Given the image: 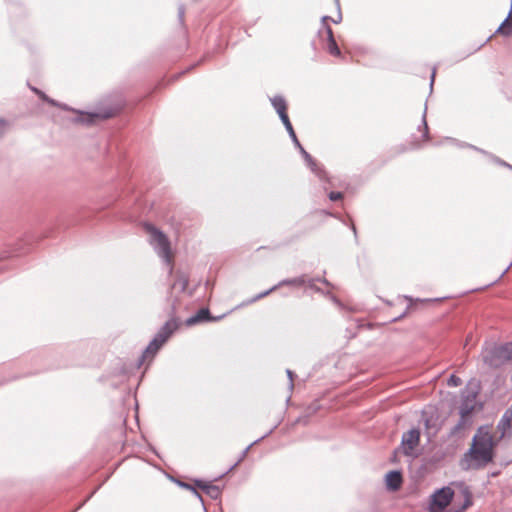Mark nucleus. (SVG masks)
I'll return each mask as SVG.
<instances>
[{"label": "nucleus", "mask_w": 512, "mask_h": 512, "mask_svg": "<svg viewBox=\"0 0 512 512\" xmlns=\"http://www.w3.org/2000/svg\"><path fill=\"white\" fill-rule=\"evenodd\" d=\"M512 426V403L511 406L506 409L501 419L497 424V430L500 432V438H503L511 431Z\"/></svg>", "instance_id": "ddd939ff"}, {"label": "nucleus", "mask_w": 512, "mask_h": 512, "mask_svg": "<svg viewBox=\"0 0 512 512\" xmlns=\"http://www.w3.org/2000/svg\"><path fill=\"white\" fill-rule=\"evenodd\" d=\"M335 2H336V6H337V9H338L339 14H338V17H337V18L332 19V18L330 17V19H329V20H332L335 24H338L339 22H341V20H342V16H341V12H340V2H339V0H335Z\"/></svg>", "instance_id": "2f4dec72"}, {"label": "nucleus", "mask_w": 512, "mask_h": 512, "mask_svg": "<svg viewBox=\"0 0 512 512\" xmlns=\"http://www.w3.org/2000/svg\"><path fill=\"white\" fill-rule=\"evenodd\" d=\"M278 288H279V285L276 284V285L272 286L271 288H269V289H267V290H265V291L255 295L253 298L248 300L247 303L248 304L254 303V302H256V301H258V300L268 296L272 292L276 291Z\"/></svg>", "instance_id": "5701e85b"}, {"label": "nucleus", "mask_w": 512, "mask_h": 512, "mask_svg": "<svg viewBox=\"0 0 512 512\" xmlns=\"http://www.w3.org/2000/svg\"><path fill=\"white\" fill-rule=\"evenodd\" d=\"M307 282V276L305 274H302L300 276L294 277V278H286L281 280L277 283L279 287L281 286H294V287H301L304 286Z\"/></svg>", "instance_id": "a211bd4d"}, {"label": "nucleus", "mask_w": 512, "mask_h": 512, "mask_svg": "<svg viewBox=\"0 0 512 512\" xmlns=\"http://www.w3.org/2000/svg\"><path fill=\"white\" fill-rule=\"evenodd\" d=\"M193 493V495L202 503V505L204 506V501H203V497L201 496V494L197 491V489L194 487L191 491Z\"/></svg>", "instance_id": "f704fd0d"}, {"label": "nucleus", "mask_w": 512, "mask_h": 512, "mask_svg": "<svg viewBox=\"0 0 512 512\" xmlns=\"http://www.w3.org/2000/svg\"><path fill=\"white\" fill-rule=\"evenodd\" d=\"M477 394L478 391H472L467 396H465L459 407L460 416L469 418L473 411L482 409V404L476 402Z\"/></svg>", "instance_id": "6e6552de"}, {"label": "nucleus", "mask_w": 512, "mask_h": 512, "mask_svg": "<svg viewBox=\"0 0 512 512\" xmlns=\"http://www.w3.org/2000/svg\"><path fill=\"white\" fill-rule=\"evenodd\" d=\"M176 483H177L180 487H182V488H184V489H186V490H189V491H192V489L194 488V486H192L191 484L186 483V482H183V481H179V480H178V481H176Z\"/></svg>", "instance_id": "473e14b6"}, {"label": "nucleus", "mask_w": 512, "mask_h": 512, "mask_svg": "<svg viewBox=\"0 0 512 512\" xmlns=\"http://www.w3.org/2000/svg\"><path fill=\"white\" fill-rule=\"evenodd\" d=\"M420 430L418 428H412L407 432H404L401 437V444L397 447L393 454L396 456L398 453L411 458L418 456L416 448L420 443Z\"/></svg>", "instance_id": "20e7f679"}, {"label": "nucleus", "mask_w": 512, "mask_h": 512, "mask_svg": "<svg viewBox=\"0 0 512 512\" xmlns=\"http://www.w3.org/2000/svg\"><path fill=\"white\" fill-rule=\"evenodd\" d=\"M490 157L494 161V163H496L497 165L505 167V168H508V169H512V165L511 164H509L506 161L500 159L499 157L494 156V155H490Z\"/></svg>", "instance_id": "a878e982"}, {"label": "nucleus", "mask_w": 512, "mask_h": 512, "mask_svg": "<svg viewBox=\"0 0 512 512\" xmlns=\"http://www.w3.org/2000/svg\"><path fill=\"white\" fill-rule=\"evenodd\" d=\"M493 446V437L490 432L486 428L480 427L472 439L470 449L465 454V460L470 461L468 468L479 469L492 462Z\"/></svg>", "instance_id": "f257e3e1"}, {"label": "nucleus", "mask_w": 512, "mask_h": 512, "mask_svg": "<svg viewBox=\"0 0 512 512\" xmlns=\"http://www.w3.org/2000/svg\"><path fill=\"white\" fill-rule=\"evenodd\" d=\"M316 282H322L323 284L327 285V286H330V282L326 279V278H308L307 277V282H306V286L311 289V290H314L316 292H320V288L316 286Z\"/></svg>", "instance_id": "aec40b11"}, {"label": "nucleus", "mask_w": 512, "mask_h": 512, "mask_svg": "<svg viewBox=\"0 0 512 512\" xmlns=\"http://www.w3.org/2000/svg\"><path fill=\"white\" fill-rule=\"evenodd\" d=\"M283 125H284L286 131L288 132V135L291 138L292 142L294 143L295 147L299 150V152L302 151V149H304V147L299 142L291 122L288 121V122L284 123Z\"/></svg>", "instance_id": "6ab92c4d"}, {"label": "nucleus", "mask_w": 512, "mask_h": 512, "mask_svg": "<svg viewBox=\"0 0 512 512\" xmlns=\"http://www.w3.org/2000/svg\"><path fill=\"white\" fill-rule=\"evenodd\" d=\"M78 116L74 119V122L81 123L84 125L94 124L97 120H106L112 118L115 114L111 108L103 109L99 112H83L77 111Z\"/></svg>", "instance_id": "0eeeda50"}, {"label": "nucleus", "mask_w": 512, "mask_h": 512, "mask_svg": "<svg viewBox=\"0 0 512 512\" xmlns=\"http://www.w3.org/2000/svg\"><path fill=\"white\" fill-rule=\"evenodd\" d=\"M5 126H6V121L3 120V119H0V138L4 135L5 133Z\"/></svg>", "instance_id": "ea45409f"}, {"label": "nucleus", "mask_w": 512, "mask_h": 512, "mask_svg": "<svg viewBox=\"0 0 512 512\" xmlns=\"http://www.w3.org/2000/svg\"><path fill=\"white\" fill-rule=\"evenodd\" d=\"M160 339L155 335L153 339L149 342L146 349L143 351V353L138 357V359L135 361L134 364H127L122 363L120 373L123 375L129 374L132 370H139L140 367L143 365L144 361L147 358H153L158 350L164 345Z\"/></svg>", "instance_id": "39448f33"}, {"label": "nucleus", "mask_w": 512, "mask_h": 512, "mask_svg": "<svg viewBox=\"0 0 512 512\" xmlns=\"http://www.w3.org/2000/svg\"><path fill=\"white\" fill-rule=\"evenodd\" d=\"M193 493V495L202 503V505L204 506V501H203V497L201 496V494L197 491V489L194 487L191 491Z\"/></svg>", "instance_id": "e433bc0d"}, {"label": "nucleus", "mask_w": 512, "mask_h": 512, "mask_svg": "<svg viewBox=\"0 0 512 512\" xmlns=\"http://www.w3.org/2000/svg\"><path fill=\"white\" fill-rule=\"evenodd\" d=\"M144 228L150 234L149 242L157 255L169 264L171 262V247L168 237L150 223H145Z\"/></svg>", "instance_id": "7ed1b4c3"}, {"label": "nucleus", "mask_w": 512, "mask_h": 512, "mask_svg": "<svg viewBox=\"0 0 512 512\" xmlns=\"http://www.w3.org/2000/svg\"><path fill=\"white\" fill-rule=\"evenodd\" d=\"M328 198L331 201H338V200H341L343 198V193L342 192H338V191H331L328 194Z\"/></svg>", "instance_id": "c756f323"}, {"label": "nucleus", "mask_w": 512, "mask_h": 512, "mask_svg": "<svg viewBox=\"0 0 512 512\" xmlns=\"http://www.w3.org/2000/svg\"><path fill=\"white\" fill-rule=\"evenodd\" d=\"M512 266V261L509 263V265L504 269V271L500 274V276L498 277V279H496L494 282H492L491 284H494L496 283L499 279H501L508 271L509 269L511 268Z\"/></svg>", "instance_id": "4c0bfd02"}, {"label": "nucleus", "mask_w": 512, "mask_h": 512, "mask_svg": "<svg viewBox=\"0 0 512 512\" xmlns=\"http://www.w3.org/2000/svg\"><path fill=\"white\" fill-rule=\"evenodd\" d=\"M483 364L498 369L506 364L512 365V341L504 344H487L481 350Z\"/></svg>", "instance_id": "f03ea898"}, {"label": "nucleus", "mask_w": 512, "mask_h": 512, "mask_svg": "<svg viewBox=\"0 0 512 512\" xmlns=\"http://www.w3.org/2000/svg\"><path fill=\"white\" fill-rule=\"evenodd\" d=\"M331 298L336 304L340 305L339 300L335 296H331Z\"/></svg>", "instance_id": "09e8293b"}, {"label": "nucleus", "mask_w": 512, "mask_h": 512, "mask_svg": "<svg viewBox=\"0 0 512 512\" xmlns=\"http://www.w3.org/2000/svg\"><path fill=\"white\" fill-rule=\"evenodd\" d=\"M472 504V501L468 495L465 496L464 502L461 505L460 508H457L451 512H463L465 509H467Z\"/></svg>", "instance_id": "bb28decb"}, {"label": "nucleus", "mask_w": 512, "mask_h": 512, "mask_svg": "<svg viewBox=\"0 0 512 512\" xmlns=\"http://www.w3.org/2000/svg\"><path fill=\"white\" fill-rule=\"evenodd\" d=\"M184 16H185V7L183 4H180L178 6V20L182 26L184 25Z\"/></svg>", "instance_id": "cd10ccee"}, {"label": "nucleus", "mask_w": 512, "mask_h": 512, "mask_svg": "<svg viewBox=\"0 0 512 512\" xmlns=\"http://www.w3.org/2000/svg\"><path fill=\"white\" fill-rule=\"evenodd\" d=\"M426 111H427V107L425 106V109H424L423 115H422V126H423V135H422V137L425 140H428L429 139V129H428L427 121H426Z\"/></svg>", "instance_id": "b1692460"}, {"label": "nucleus", "mask_w": 512, "mask_h": 512, "mask_svg": "<svg viewBox=\"0 0 512 512\" xmlns=\"http://www.w3.org/2000/svg\"><path fill=\"white\" fill-rule=\"evenodd\" d=\"M179 321L176 318H171L167 320L155 334L158 339H160L163 343L173 335V333L179 328Z\"/></svg>", "instance_id": "9d476101"}, {"label": "nucleus", "mask_w": 512, "mask_h": 512, "mask_svg": "<svg viewBox=\"0 0 512 512\" xmlns=\"http://www.w3.org/2000/svg\"><path fill=\"white\" fill-rule=\"evenodd\" d=\"M93 495H94V492H91V493H90V495H88V498L86 499V501H87L89 498H91V496H93Z\"/></svg>", "instance_id": "3c124183"}, {"label": "nucleus", "mask_w": 512, "mask_h": 512, "mask_svg": "<svg viewBox=\"0 0 512 512\" xmlns=\"http://www.w3.org/2000/svg\"><path fill=\"white\" fill-rule=\"evenodd\" d=\"M459 146L460 147H469V148L474 149V150H476V151H478L480 153L488 154L485 150L480 149V148H478V147H476L474 145H471V144H459Z\"/></svg>", "instance_id": "72a5a7b5"}, {"label": "nucleus", "mask_w": 512, "mask_h": 512, "mask_svg": "<svg viewBox=\"0 0 512 512\" xmlns=\"http://www.w3.org/2000/svg\"><path fill=\"white\" fill-rule=\"evenodd\" d=\"M46 102L49 103L52 106L61 107L64 110H72L66 104H60L59 102H57L56 100H54V99H52L50 97H48V100Z\"/></svg>", "instance_id": "c85d7f7f"}, {"label": "nucleus", "mask_w": 512, "mask_h": 512, "mask_svg": "<svg viewBox=\"0 0 512 512\" xmlns=\"http://www.w3.org/2000/svg\"><path fill=\"white\" fill-rule=\"evenodd\" d=\"M43 101H47L48 100V96L42 91V93L40 94L39 96Z\"/></svg>", "instance_id": "a18cd8bd"}, {"label": "nucleus", "mask_w": 512, "mask_h": 512, "mask_svg": "<svg viewBox=\"0 0 512 512\" xmlns=\"http://www.w3.org/2000/svg\"><path fill=\"white\" fill-rule=\"evenodd\" d=\"M512 0L511 7L507 17L502 21L500 26L497 28L496 33H499L503 36H510L512 34Z\"/></svg>", "instance_id": "dca6fc26"}, {"label": "nucleus", "mask_w": 512, "mask_h": 512, "mask_svg": "<svg viewBox=\"0 0 512 512\" xmlns=\"http://www.w3.org/2000/svg\"><path fill=\"white\" fill-rule=\"evenodd\" d=\"M93 495H94V492H91V493H90V495H88V498L86 499V501H87L89 498H91V496H93Z\"/></svg>", "instance_id": "8fccbe9b"}, {"label": "nucleus", "mask_w": 512, "mask_h": 512, "mask_svg": "<svg viewBox=\"0 0 512 512\" xmlns=\"http://www.w3.org/2000/svg\"><path fill=\"white\" fill-rule=\"evenodd\" d=\"M193 493V495L202 503V505L204 506V501H203V497L201 496V494L197 491V489L194 487L191 491Z\"/></svg>", "instance_id": "c9c22d12"}, {"label": "nucleus", "mask_w": 512, "mask_h": 512, "mask_svg": "<svg viewBox=\"0 0 512 512\" xmlns=\"http://www.w3.org/2000/svg\"><path fill=\"white\" fill-rule=\"evenodd\" d=\"M194 484H195V487L205 491V489H206L205 487H207L210 483H207L201 479H195Z\"/></svg>", "instance_id": "7c9ffc66"}, {"label": "nucleus", "mask_w": 512, "mask_h": 512, "mask_svg": "<svg viewBox=\"0 0 512 512\" xmlns=\"http://www.w3.org/2000/svg\"><path fill=\"white\" fill-rule=\"evenodd\" d=\"M468 425H469V418L460 416V419L458 420L456 425L451 428L450 434L456 435L461 430H463L465 427H467Z\"/></svg>", "instance_id": "412c9836"}, {"label": "nucleus", "mask_w": 512, "mask_h": 512, "mask_svg": "<svg viewBox=\"0 0 512 512\" xmlns=\"http://www.w3.org/2000/svg\"><path fill=\"white\" fill-rule=\"evenodd\" d=\"M271 105L276 110L277 114L279 115V118L281 122L284 124L288 121H290L288 114H287V103L283 96L281 95H275L274 97L270 98Z\"/></svg>", "instance_id": "9b49d317"}, {"label": "nucleus", "mask_w": 512, "mask_h": 512, "mask_svg": "<svg viewBox=\"0 0 512 512\" xmlns=\"http://www.w3.org/2000/svg\"><path fill=\"white\" fill-rule=\"evenodd\" d=\"M205 493L211 498V499H214V500H217L220 498L221 496V490L218 486L216 485H213V484H209L207 487H205Z\"/></svg>", "instance_id": "4be33fe9"}, {"label": "nucleus", "mask_w": 512, "mask_h": 512, "mask_svg": "<svg viewBox=\"0 0 512 512\" xmlns=\"http://www.w3.org/2000/svg\"><path fill=\"white\" fill-rule=\"evenodd\" d=\"M453 496L454 491L448 486L436 490L431 496L430 512H443L452 501Z\"/></svg>", "instance_id": "423d86ee"}, {"label": "nucleus", "mask_w": 512, "mask_h": 512, "mask_svg": "<svg viewBox=\"0 0 512 512\" xmlns=\"http://www.w3.org/2000/svg\"><path fill=\"white\" fill-rule=\"evenodd\" d=\"M468 385H471V384H480L479 381L476 382V380L474 378H471L470 380H468L467 382Z\"/></svg>", "instance_id": "49530a36"}, {"label": "nucleus", "mask_w": 512, "mask_h": 512, "mask_svg": "<svg viewBox=\"0 0 512 512\" xmlns=\"http://www.w3.org/2000/svg\"><path fill=\"white\" fill-rule=\"evenodd\" d=\"M328 19H330L329 16H323L321 19L322 24H323L324 33L326 35V40H327L326 48H327V51L331 55L338 57L341 55V51H340V48L338 47V44L334 38L332 28L326 24V21H328Z\"/></svg>", "instance_id": "1a4fd4ad"}, {"label": "nucleus", "mask_w": 512, "mask_h": 512, "mask_svg": "<svg viewBox=\"0 0 512 512\" xmlns=\"http://www.w3.org/2000/svg\"><path fill=\"white\" fill-rule=\"evenodd\" d=\"M93 495H94V492H91V493H90V495H88V498L86 499V501H87L89 498H91V496H93Z\"/></svg>", "instance_id": "603ef678"}, {"label": "nucleus", "mask_w": 512, "mask_h": 512, "mask_svg": "<svg viewBox=\"0 0 512 512\" xmlns=\"http://www.w3.org/2000/svg\"><path fill=\"white\" fill-rule=\"evenodd\" d=\"M30 88L38 96H40V94L42 93V91L37 89L36 87H30Z\"/></svg>", "instance_id": "c03bdc74"}, {"label": "nucleus", "mask_w": 512, "mask_h": 512, "mask_svg": "<svg viewBox=\"0 0 512 512\" xmlns=\"http://www.w3.org/2000/svg\"><path fill=\"white\" fill-rule=\"evenodd\" d=\"M436 70L435 68L432 70L431 77H430V90L432 91L434 80H435Z\"/></svg>", "instance_id": "a19ab883"}, {"label": "nucleus", "mask_w": 512, "mask_h": 512, "mask_svg": "<svg viewBox=\"0 0 512 512\" xmlns=\"http://www.w3.org/2000/svg\"><path fill=\"white\" fill-rule=\"evenodd\" d=\"M402 484V474L400 471L393 470L386 474V486L392 491H396Z\"/></svg>", "instance_id": "2eb2a0df"}, {"label": "nucleus", "mask_w": 512, "mask_h": 512, "mask_svg": "<svg viewBox=\"0 0 512 512\" xmlns=\"http://www.w3.org/2000/svg\"><path fill=\"white\" fill-rule=\"evenodd\" d=\"M214 318L211 316L210 310L208 308H201L197 311L196 314L187 318L185 324L187 326H192L200 322H206L213 320Z\"/></svg>", "instance_id": "4468645a"}, {"label": "nucleus", "mask_w": 512, "mask_h": 512, "mask_svg": "<svg viewBox=\"0 0 512 512\" xmlns=\"http://www.w3.org/2000/svg\"><path fill=\"white\" fill-rule=\"evenodd\" d=\"M30 88L38 96H40V94L42 93V91L37 89L36 87H30Z\"/></svg>", "instance_id": "37998d69"}, {"label": "nucleus", "mask_w": 512, "mask_h": 512, "mask_svg": "<svg viewBox=\"0 0 512 512\" xmlns=\"http://www.w3.org/2000/svg\"><path fill=\"white\" fill-rule=\"evenodd\" d=\"M351 228H352V230H353L354 235H355V236H357V231H356V227H355V225H354V224H351Z\"/></svg>", "instance_id": "de8ad7c7"}, {"label": "nucleus", "mask_w": 512, "mask_h": 512, "mask_svg": "<svg viewBox=\"0 0 512 512\" xmlns=\"http://www.w3.org/2000/svg\"><path fill=\"white\" fill-rule=\"evenodd\" d=\"M276 428V426H274L273 428H271L267 433H265L262 437L256 439L254 442H252L250 445H248L240 454L238 460L236 461V463H234V465H232L230 467V469L228 470L229 471H232L234 468H236L247 456L249 450L251 449V447L257 443H259L261 440H263L264 438H266L267 436H269L273 431L274 429Z\"/></svg>", "instance_id": "f3484780"}, {"label": "nucleus", "mask_w": 512, "mask_h": 512, "mask_svg": "<svg viewBox=\"0 0 512 512\" xmlns=\"http://www.w3.org/2000/svg\"><path fill=\"white\" fill-rule=\"evenodd\" d=\"M441 384H462V380L455 374H450L448 377L441 381Z\"/></svg>", "instance_id": "393cba45"}, {"label": "nucleus", "mask_w": 512, "mask_h": 512, "mask_svg": "<svg viewBox=\"0 0 512 512\" xmlns=\"http://www.w3.org/2000/svg\"><path fill=\"white\" fill-rule=\"evenodd\" d=\"M300 154L304 158L306 165L320 180H324L327 177L326 171L317 164L315 159L305 149H302Z\"/></svg>", "instance_id": "f8f14e48"}, {"label": "nucleus", "mask_w": 512, "mask_h": 512, "mask_svg": "<svg viewBox=\"0 0 512 512\" xmlns=\"http://www.w3.org/2000/svg\"><path fill=\"white\" fill-rule=\"evenodd\" d=\"M286 373H287L290 384H294V376H295L294 372L290 369H287Z\"/></svg>", "instance_id": "58836bf2"}, {"label": "nucleus", "mask_w": 512, "mask_h": 512, "mask_svg": "<svg viewBox=\"0 0 512 512\" xmlns=\"http://www.w3.org/2000/svg\"><path fill=\"white\" fill-rule=\"evenodd\" d=\"M401 317H403V315L399 316L398 319L401 318ZM394 321H397V318H394Z\"/></svg>", "instance_id": "864d4df0"}, {"label": "nucleus", "mask_w": 512, "mask_h": 512, "mask_svg": "<svg viewBox=\"0 0 512 512\" xmlns=\"http://www.w3.org/2000/svg\"><path fill=\"white\" fill-rule=\"evenodd\" d=\"M436 380H437V377H434V378L428 380L427 382H425V384H428V385L435 384ZM421 384H424V382H422Z\"/></svg>", "instance_id": "79ce46f5"}]
</instances>
